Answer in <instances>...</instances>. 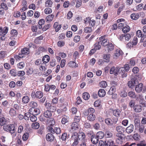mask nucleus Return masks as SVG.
<instances>
[{"instance_id": "nucleus-1", "label": "nucleus", "mask_w": 146, "mask_h": 146, "mask_svg": "<svg viewBox=\"0 0 146 146\" xmlns=\"http://www.w3.org/2000/svg\"><path fill=\"white\" fill-rule=\"evenodd\" d=\"M85 137L84 133L83 132L79 133L78 134L76 133H74L71 137L72 140L74 141L72 144L73 146H76L78 144V140H82L84 139Z\"/></svg>"}, {"instance_id": "nucleus-2", "label": "nucleus", "mask_w": 146, "mask_h": 146, "mask_svg": "<svg viewBox=\"0 0 146 146\" xmlns=\"http://www.w3.org/2000/svg\"><path fill=\"white\" fill-rule=\"evenodd\" d=\"M3 129L5 131L9 132L11 134L14 133L15 131V126L13 124L5 125L3 126Z\"/></svg>"}, {"instance_id": "nucleus-3", "label": "nucleus", "mask_w": 146, "mask_h": 146, "mask_svg": "<svg viewBox=\"0 0 146 146\" xmlns=\"http://www.w3.org/2000/svg\"><path fill=\"white\" fill-rule=\"evenodd\" d=\"M9 28L8 27H5L3 28L0 27V36L1 40L2 41L5 40L6 37L5 35L8 33Z\"/></svg>"}, {"instance_id": "nucleus-4", "label": "nucleus", "mask_w": 146, "mask_h": 146, "mask_svg": "<svg viewBox=\"0 0 146 146\" xmlns=\"http://www.w3.org/2000/svg\"><path fill=\"white\" fill-rule=\"evenodd\" d=\"M123 134L121 133H117L116 135V142L118 144H121L123 140Z\"/></svg>"}, {"instance_id": "nucleus-5", "label": "nucleus", "mask_w": 146, "mask_h": 146, "mask_svg": "<svg viewBox=\"0 0 146 146\" xmlns=\"http://www.w3.org/2000/svg\"><path fill=\"white\" fill-rule=\"evenodd\" d=\"M99 40H100L99 42L100 43L102 46H106L109 43L108 39L106 38L105 36H101L99 38Z\"/></svg>"}, {"instance_id": "nucleus-6", "label": "nucleus", "mask_w": 146, "mask_h": 146, "mask_svg": "<svg viewBox=\"0 0 146 146\" xmlns=\"http://www.w3.org/2000/svg\"><path fill=\"white\" fill-rule=\"evenodd\" d=\"M45 104L47 110H49L51 112H54L56 110V107L52 105L49 103H46Z\"/></svg>"}, {"instance_id": "nucleus-7", "label": "nucleus", "mask_w": 146, "mask_h": 146, "mask_svg": "<svg viewBox=\"0 0 146 146\" xmlns=\"http://www.w3.org/2000/svg\"><path fill=\"white\" fill-rule=\"evenodd\" d=\"M79 125L78 123L73 122L71 125V129L70 131L76 133L79 129Z\"/></svg>"}, {"instance_id": "nucleus-8", "label": "nucleus", "mask_w": 146, "mask_h": 146, "mask_svg": "<svg viewBox=\"0 0 146 146\" xmlns=\"http://www.w3.org/2000/svg\"><path fill=\"white\" fill-rule=\"evenodd\" d=\"M29 111L32 115H37L40 113L39 109L35 108H31L29 110Z\"/></svg>"}, {"instance_id": "nucleus-9", "label": "nucleus", "mask_w": 146, "mask_h": 146, "mask_svg": "<svg viewBox=\"0 0 146 146\" xmlns=\"http://www.w3.org/2000/svg\"><path fill=\"white\" fill-rule=\"evenodd\" d=\"M56 86L54 85L46 84L44 86L45 91L48 92H49L50 90H54L56 88Z\"/></svg>"}, {"instance_id": "nucleus-10", "label": "nucleus", "mask_w": 146, "mask_h": 146, "mask_svg": "<svg viewBox=\"0 0 146 146\" xmlns=\"http://www.w3.org/2000/svg\"><path fill=\"white\" fill-rule=\"evenodd\" d=\"M121 70H123L122 73H123V74H122V78H124V77H126L127 76V74L125 73V71H124V69L126 72L129 71L130 69L129 65L128 64H125L124 65V67L121 68Z\"/></svg>"}, {"instance_id": "nucleus-11", "label": "nucleus", "mask_w": 146, "mask_h": 146, "mask_svg": "<svg viewBox=\"0 0 146 146\" xmlns=\"http://www.w3.org/2000/svg\"><path fill=\"white\" fill-rule=\"evenodd\" d=\"M55 124V121L53 118H50L46 120V126H51L54 127Z\"/></svg>"}, {"instance_id": "nucleus-12", "label": "nucleus", "mask_w": 146, "mask_h": 146, "mask_svg": "<svg viewBox=\"0 0 146 146\" xmlns=\"http://www.w3.org/2000/svg\"><path fill=\"white\" fill-rule=\"evenodd\" d=\"M143 86V84L142 83H140L136 85L135 88L136 92L138 93H140L142 90Z\"/></svg>"}, {"instance_id": "nucleus-13", "label": "nucleus", "mask_w": 146, "mask_h": 146, "mask_svg": "<svg viewBox=\"0 0 146 146\" xmlns=\"http://www.w3.org/2000/svg\"><path fill=\"white\" fill-rule=\"evenodd\" d=\"M91 141L94 144H96L98 142L99 138L96 135L94 134L91 136L90 139Z\"/></svg>"}, {"instance_id": "nucleus-14", "label": "nucleus", "mask_w": 146, "mask_h": 146, "mask_svg": "<svg viewBox=\"0 0 146 146\" xmlns=\"http://www.w3.org/2000/svg\"><path fill=\"white\" fill-rule=\"evenodd\" d=\"M76 2V8H78L81 5V0H73L71 3V4L72 5H74L75 4Z\"/></svg>"}, {"instance_id": "nucleus-15", "label": "nucleus", "mask_w": 146, "mask_h": 146, "mask_svg": "<svg viewBox=\"0 0 146 146\" xmlns=\"http://www.w3.org/2000/svg\"><path fill=\"white\" fill-rule=\"evenodd\" d=\"M54 137L53 135L51 133L47 134L46 136V140L49 141H53Z\"/></svg>"}, {"instance_id": "nucleus-16", "label": "nucleus", "mask_w": 146, "mask_h": 146, "mask_svg": "<svg viewBox=\"0 0 146 146\" xmlns=\"http://www.w3.org/2000/svg\"><path fill=\"white\" fill-rule=\"evenodd\" d=\"M116 130L118 132V133L123 134L125 130V128L123 126L121 125H118L116 127Z\"/></svg>"}, {"instance_id": "nucleus-17", "label": "nucleus", "mask_w": 146, "mask_h": 146, "mask_svg": "<svg viewBox=\"0 0 146 146\" xmlns=\"http://www.w3.org/2000/svg\"><path fill=\"white\" fill-rule=\"evenodd\" d=\"M95 112V109L92 108H90L87 110H86L84 112V115L88 116L91 113H94Z\"/></svg>"}, {"instance_id": "nucleus-18", "label": "nucleus", "mask_w": 146, "mask_h": 146, "mask_svg": "<svg viewBox=\"0 0 146 146\" xmlns=\"http://www.w3.org/2000/svg\"><path fill=\"white\" fill-rule=\"evenodd\" d=\"M133 109L135 112H140L142 110V106L140 104L135 105L133 107Z\"/></svg>"}, {"instance_id": "nucleus-19", "label": "nucleus", "mask_w": 146, "mask_h": 146, "mask_svg": "<svg viewBox=\"0 0 146 146\" xmlns=\"http://www.w3.org/2000/svg\"><path fill=\"white\" fill-rule=\"evenodd\" d=\"M94 113H91L87 117V119L90 121H93L96 119V116Z\"/></svg>"}, {"instance_id": "nucleus-20", "label": "nucleus", "mask_w": 146, "mask_h": 146, "mask_svg": "<svg viewBox=\"0 0 146 146\" xmlns=\"http://www.w3.org/2000/svg\"><path fill=\"white\" fill-rule=\"evenodd\" d=\"M52 113L50 111H49V110H47L45 111L43 113V115L45 118L49 119L50 118H52Z\"/></svg>"}, {"instance_id": "nucleus-21", "label": "nucleus", "mask_w": 146, "mask_h": 146, "mask_svg": "<svg viewBox=\"0 0 146 146\" xmlns=\"http://www.w3.org/2000/svg\"><path fill=\"white\" fill-rule=\"evenodd\" d=\"M134 126L132 124H130L129 126L127 127L125 129L126 132L128 133H130L132 132L134 130Z\"/></svg>"}, {"instance_id": "nucleus-22", "label": "nucleus", "mask_w": 146, "mask_h": 146, "mask_svg": "<svg viewBox=\"0 0 146 146\" xmlns=\"http://www.w3.org/2000/svg\"><path fill=\"white\" fill-rule=\"evenodd\" d=\"M53 27L55 29V31L58 32L61 28V25L58 22H55L53 25Z\"/></svg>"}, {"instance_id": "nucleus-23", "label": "nucleus", "mask_w": 146, "mask_h": 146, "mask_svg": "<svg viewBox=\"0 0 146 146\" xmlns=\"http://www.w3.org/2000/svg\"><path fill=\"white\" fill-rule=\"evenodd\" d=\"M21 54L23 56V55H27L30 53V50L29 48H24L21 50Z\"/></svg>"}, {"instance_id": "nucleus-24", "label": "nucleus", "mask_w": 146, "mask_h": 146, "mask_svg": "<svg viewBox=\"0 0 146 146\" xmlns=\"http://www.w3.org/2000/svg\"><path fill=\"white\" fill-rule=\"evenodd\" d=\"M54 15L53 14H51L46 16L45 18L46 22L48 23H50L53 20Z\"/></svg>"}, {"instance_id": "nucleus-25", "label": "nucleus", "mask_w": 146, "mask_h": 146, "mask_svg": "<svg viewBox=\"0 0 146 146\" xmlns=\"http://www.w3.org/2000/svg\"><path fill=\"white\" fill-rule=\"evenodd\" d=\"M98 94L100 97H103L106 95V92L104 89H100L98 92Z\"/></svg>"}, {"instance_id": "nucleus-26", "label": "nucleus", "mask_w": 146, "mask_h": 146, "mask_svg": "<svg viewBox=\"0 0 146 146\" xmlns=\"http://www.w3.org/2000/svg\"><path fill=\"white\" fill-rule=\"evenodd\" d=\"M122 51L121 50L118 49H116L115 51L114 54L113 56V58H116L117 57H119L121 54Z\"/></svg>"}, {"instance_id": "nucleus-27", "label": "nucleus", "mask_w": 146, "mask_h": 146, "mask_svg": "<svg viewBox=\"0 0 146 146\" xmlns=\"http://www.w3.org/2000/svg\"><path fill=\"white\" fill-rule=\"evenodd\" d=\"M106 48L108 52L113 50L114 48V45L111 43H109L106 46Z\"/></svg>"}, {"instance_id": "nucleus-28", "label": "nucleus", "mask_w": 146, "mask_h": 146, "mask_svg": "<svg viewBox=\"0 0 146 146\" xmlns=\"http://www.w3.org/2000/svg\"><path fill=\"white\" fill-rule=\"evenodd\" d=\"M9 114L12 117L15 116L17 115L16 111L12 108H11L10 109L9 112Z\"/></svg>"}, {"instance_id": "nucleus-29", "label": "nucleus", "mask_w": 146, "mask_h": 146, "mask_svg": "<svg viewBox=\"0 0 146 146\" xmlns=\"http://www.w3.org/2000/svg\"><path fill=\"white\" fill-rule=\"evenodd\" d=\"M69 117L68 116L66 115H64V116L62 117L61 119V123L62 124H65L66 123H67L69 121Z\"/></svg>"}, {"instance_id": "nucleus-30", "label": "nucleus", "mask_w": 146, "mask_h": 146, "mask_svg": "<svg viewBox=\"0 0 146 146\" xmlns=\"http://www.w3.org/2000/svg\"><path fill=\"white\" fill-rule=\"evenodd\" d=\"M50 60V57L48 55H45L42 58V61L45 64L48 63Z\"/></svg>"}, {"instance_id": "nucleus-31", "label": "nucleus", "mask_w": 146, "mask_h": 146, "mask_svg": "<svg viewBox=\"0 0 146 146\" xmlns=\"http://www.w3.org/2000/svg\"><path fill=\"white\" fill-rule=\"evenodd\" d=\"M135 84V81L134 79H131V80L129 81L127 84L129 87L130 88H132V87L134 86Z\"/></svg>"}, {"instance_id": "nucleus-32", "label": "nucleus", "mask_w": 146, "mask_h": 146, "mask_svg": "<svg viewBox=\"0 0 146 146\" xmlns=\"http://www.w3.org/2000/svg\"><path fill=\"white\" fill-rule=\"evenodd\" d=\"M68 65L69 67L72 68H76L78 66V65L73 61L69 62Z\"/></svg>"}, {"instance_id": "nucleus-33", "label": "nucleus", "mask_w": 146, "mask_h": 146, "mask_svg": "<svg viewBox=\"0 0 146 146\" xmlns=\"http://www.w3.org/2000/svg\"><path fill=\"white\" fill-rule=\"evenodd\" d=\"M130 17L131 19L136 20L139 18V15L138 13H133L131 14Z\"/></svg>"}, {"instance_id": "nucleus-34", "label": "nucleus", "mask_w": 146, "mask_h": 146, "mask_svg": "<svg viewBox=\"0 0 146 146\" xmlns=\"http://www.w3.org/2000/svg\"><path fill=\"white\" fill-rule=\"evenodd\" d=\"M36 98L40 99L42 98L43 96V92L40 91H38L35 93Z\"/></svg>"}, {"instance_id": "nucleus-35", "label": "nucleus", "mask_w": 146, "mask_h": 146, "mask_svg": "<svg viewBox=\"0 0 146 146\" xmlns=\"http://www.w3.org/2000/svg\"><path fill=\"white\" fill-rule=\"evenodd\" d=\"M45 4L46 7H51L53 2L51 0H47L46 1Z\"/></svg>"}, {"instance_id": "nucleus-36", "label": "nucleus", "mask_w": 146, "mask_h": 146, "mask_svg": "<svg viewBox=\"0 0 146 146\" xmlns=\"http://www.w3.org/2000/svg\"><path fill=\"white\" fill-rule=\"evenodd\" d=\"M96 135L100 139H102L104 137V133L102 131H100L98 132Z\"/></svg>"}, {"instance_id": "nucleus-37", "label": "nucleus", "mask_w": 146, "mask_h": 146, "mask_svg": "<svg viewBox=\"0 0 146 146\" xmlns=\"http://www.w3.org/2000/svg\"><path fill=\"white\" fill-rule=\"evenodd\" d=\"M113 115L114 116L118 117L119 116L121 112L119 110L115 109L113 110Z\"/></svg>"}, {"instance_id": "nucleus-38", "label": "nucleus", "mask_w": 146, "mask_h": 146, "mask_svg": "<svg viewBox=\"0 0 146 146\" xmlns=\"http://www.w3.org/2000/svg\"><path fill=\"white\" fill-rule=\"evenodd\" d=\"M29 98L27 96H24L22 99V102L24 104H27L29 101Z\"/></svg>"}, {"instance_id": "nucleus-39", "label": "nucleus", "mask_w": 146, "mask_h": 146, "mask_svg": "<svg viewBox=\"0 0 146 146\" xmlns=\"http://www.w3.org/2000/svg\"><path fill=\"white\" fill-rule=\"evenodd\" d=\"M81 119V115L80 114L78 115H75L74 119V122L78 123L80 122Z\"/></svg>"}, {"instance_id": "nucleus-40", "label": "nucleus", "mask_w": 146, "mask_h": 146, "mask_svg": "<svg viewBox=\"0 0 146 146\" xmlns=\"http://www.w3.org/2000/svg\"><path fill=\"white\" fill-rule=\"evenodd\" d=\"M25 63L23 62H20L17 64V68L19 69H22L25 66Z\"/></svg>"}, {"instance_id": "nucleus-41", "label": "nucleus", "mask_w": 146, "mask_h": 146, "mask_svg": "<svg viewBox=\"0 0 146 146\" xmlns=\"http://www.w3.org/2000/svg\"><path fill=\"white\" fill-rule=\"evenodd\" d=\"M132 137L136 141H139L141 138L140 136L138 133H135L132 136Z\"/></svg>"}, {"instance_id": "nucleus-42", "label": "nucleus", "mask_w": 146, "mask_h": 146, "mask_svg": "<svg viewBox=\"0 0 146 146\" xmlns=\"http://www.w3.org/2000/svg\"><path fill=\"white\" fill-rule=\"evenodd\" d=\"M24 57L23 56L21 55V53L19 54V55H15L14 56V58L16 60V61H19L21 59L23 58Z\"/></svg>"}, {"instance_id": "nucleus-43", "label": "nucleus", "mask_w": 146, "mask_h": 146, "mask_svg": "<svg viewBox=\"0 0 146 146\" xmlns=\"http://www.w3.org/2000/svg\"><path fill=\"white\" fill-rule=\"evenodd\" d=\"M90 97V95L88 92H85L83 94L82 98L84 100H88L89 99Z\"/></svg>"}, {"instance_id": "nucleus-44", "label": "nucleus", "mask_w": 146, "mask_h": 146, "mask_svg": "<svg viewBox=\"0 0 146 146\" xmlns=\"http://www.w3.org/2000/svg\"><path fill=\"white\" fill-rule=\"evenodd\" d=\"M99 85L100 87L103 88H106L107 86V83L105 81H102L100 82Z\"/></svg>"}, {"instance_id": "nucleus-45", "label": "nucleus", "mask_w": 146, "mask_h": 146, "mask_svg": "<svg viewBox=\"0 0 146 146\" xmlns=\"http://www.w3.org/2000/svg\"><path fill=\"white\" fill-rule=\"evenodd\" d=\"M46 65L45 64H42L40 66L39 69L42 71H44L46 70Z\"/></svg>"}, {"instance_id": "nucleus-46", "label": "nucleus", "mask_w": 146, "mask_h": 146, "mask_svg": "<svg viewBox=\"0 0 146 146\" xmlns=\"http://www.w3.org/2000/svg\"><path fill=\"white\" fill-rule=\"evenodd\" d=\"M119 94L120 97L125 98L127 96V93L125 90H123L120 92Z\"/></svg>"}, {"instance_id": "nucleus-47", "label": "nucleus", "mask_w": 146, "mask_h": 146, "mask_svg": "<svg viewBox=\"0 0 146 146\" xmlns=\"http://www.w3.org/2000/svg\"><path fill=\"white\" fill-rule=\"evenodd\" d=\"M128 96L130 98H136V95L135 92L133 91L129 92L128 93Z\"/></svg>"}, {"instance_id": "nucleus-48", "label": "nucleus", "mask_w": 146, "mask_h": 146, "mask_svg": "<svg viewBox=\"0 0 146 146\" xmlns=\"http://www.w3.org/2000/svg\"><path fill=\"white\" fill-rule=\"evenodd\" d=\"M32 127L34 129H37L40 127L39 124L38 122H34L32 124Z\"/></svg>"}, {"instance_id": "nucleus-49", "label": "nucleus", "mask_w": 146, "mask_h": 146, "mask_svg": "<svg viewBox=\"0 0 146 146\" xmlns=\"http://www.w3.org/2000/svg\"><path fill=\"white\" fill-rule=\"evenodd\" d=\"M130 30V27L129 26L126 25L123 27L122 29V31L124 33H127Z\"/></svg>"}, {"instance_id": "nucleus-50", "label": "nucleus", "mask_w": 146, "mask_h": 146, "mask_svg": "<svg viewBox=\"0 0 146 146\" xmlns=\"http://www.w3.org/2000/svg\"><path fill=\"white\" fill-rule=\"evenodd\" d=\"M100 43L99 42L98 43H96L94 45V48L96 50H99L101 48V46L100 45Z\"/></svg>"}, {"instance_id": "nucleus-51", "label": "nucleus", "mask_w": 146, "mask_h": 146, "mask_svg": "<svg viewBox=\"0 0 146 146\" xmlns=\"http://www.w3.org/2000/svg\"><path fill=\"white\" fill-rule=\"evenodd\" d=\"M54 127L51 126H46V129L49 132H50L51 133H54V129L53 127Z\"/></svg>"}, {"instance_id": "nucleus-52", "label": "nucleus", "mask_w": 146, "mask_h": 146, "mask_svg": "<svg viewBox=\"0 0 146 146\" xmlns=\"http://www.w3.org/2000/svg\"><path fill=\"white\" fill-rule=\"evenodd\" d=\"M54 127L51 126H46V129L49 132H50L51 133H54V129L53 127Z\"/></svg>"}, {"instance_id": "nucleus-53", "label": "nucleus", "mask_w": 146, "mask_h": 146, "mask_svg": "<svg viewBox=\"0 0 146 146\" xmlns=\"http://www.w3.org/2000/svg\"><path fill=\"white\" fill-rule=\"evenodd\" d=\"M6 123V120L5 119L4 117H3L0 118V125L2 126L3 125H5Z\"/></svg>"}, {"instance_id": "nucleus-54", "label": "nucleus", "mask_w": 146, "mask_h": 146, "mask_svg": "<svg viewBox=\"0 0 146 146\" xmlns=\"http://www.w3.org/2000/svg\"><path fill=\"white\" fill-rule=\"evenodd\" d=\"M110 54H104L103 58L106 60V62H108L110 60Z\"/></svg>"}, {"instance_id": "nucleus-55", "label": "nucleus", "mask_w": 146, "mask_h": 146, "mask_svg": "<svg viewBox=\"0 0 146 146\" xmlns=\"http://www.w3.org/2000/svg\"><path fill=\"white\" fill-rule=\"evenodd\" d=\"M25 74V72L23 70L18 71L17 72V76H23Z\"/></svg>"}, {"instance_id": "nucleus-56", "label": "nucleus", "mask_w": 146, "mask_h": 146, "mask_svg": "<svg viewBox=\"0 0 146 146\" xmlns=\"http://www.w3.org/2000/svg\"><path fill=\"white\" fill-rule=\"evenodd\" d=\"M52 12V10L50 8H46L44 10V13L46 14H50Z\"/></svg>"}, {"instance_id": "nucleus-57", "label": "nucleus", "mask_w": 146, "mask_h": 146, "mask_svg": "<svg viewBox=\"0 0 146 146\" xmlns=\"http://www.w3.org/2000/svg\"><path fill=\"white\" fill-rule=\"evenodd\" d=\"M137 36L139 37H141L142 38L143 37H145V35L144 34H142L141 31L140 30H138L136 32Z\"/></svg>"}, {"instance_id": "nucleus-58", "label": "nucleus", "mask_w": 146, "mask_h": 146, "mask_svg": "<svg viewBox=\"0 0 146 146\" xmlns=\"http://www.w3.org/2000/svg\"><path fill=\"white\" fill-rule=\"evenodd\" d=\"M9 74L11 76L13 77H15L17 75V72L14 69H12L10 70Z\"/></svg>"}, {"instance_id": "nucleus-59", "label": "nucleus", "mask_w": 146, "mask_h": 146, "mask_svg": "<svg viewBox=\"0 0 146 146\" xmlns=\"http://www.w3.org/2000/svg\"><path fill=\"white\" fill-rule=\"evenodd\" d=\"M92 31V29L91 27H88L85 28L84 29V31L87 33H90Z\"/></svg>"}, {"instance_id": "nucleus-60", "label": "nucleus", "mask_w": 146, "mask_h": 146, "mask_svg": "<svg viewBox=\"0 0 146 146\" xmlns=\"http://www.w3.org/2000/svg\"><path fill=\"white\" fill-rule=\"evenodd\" d=\"M29 105L32 108L36 107L38 106L37 103L35 101H31L29 104Z\"/></svg>"}, {"instance_id": "nucleus-61", "label": "nucleus", "mask_w": 146, "mask_h": 146, "mask_svg": "<svg viewBox=\"0 0 146 146\" xmlns=\"http://www.w3.org/2000/svg\"><path fill=\"white\" fill-rule=\"evenodd\" d=\"M9 105V102L7 100L3 102L2 103L1 106H2V107L3 108H6Z\"/></svg>"}, {"instance_id": "nucleus-62", "label": "nucleus", "mask_w": 146, "mask_h": 146, "mask_svg": "<svg viewBox=\"0 0 146 146\" xmlns=\"http://www.w3.org/2000/svg\"><path fill=\"white\" fill-rule=\"evenodd\" d=\"M34 70L33 68H31L28 69L26 71L27 75H29L32 74Z\"/></svg>"}, {"instance_id": "nucleus-63", "label": "nucleus", "mask_w": 146, "mask_h": 146, "mask_svg": "<svg viewBox=\"0 0 146 146\" xmlns=\"http://www.w3.org/2000/svg\"><path fill=\"white\" fill-rule=\"evenodd\" d=\"M102 102L101 100H97L94 102V105L95 107H98L101 104Z\"/></svg>"}, {"instance_id": "nucleus-64", "label": "nucleus", "mask_w": 146, "mask_h": 146, "mask_svg": "<svg viewBox=\"0 0 146 146\" xmlns=\"http://www.w3.org/2000/svg\"><path fill=\"white\" fill-rule=\"evenodd\" d=\"M1 7L6 11L8 9V7L6 3L4 2L1 3L0 5Z\"/></svg>"}]
</instances>
